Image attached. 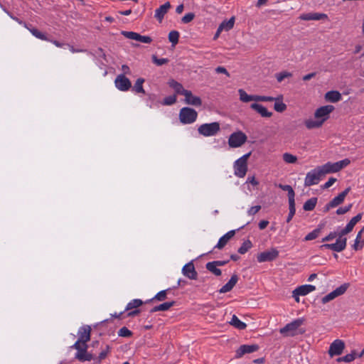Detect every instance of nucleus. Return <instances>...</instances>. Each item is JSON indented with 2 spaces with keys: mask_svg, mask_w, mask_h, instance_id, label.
<instances>
[{
  "mask_svg": "<svg viewBox=\"0 0 364 364\" xmlns=\"http://www.w3.org/2000/svg\"><path fill=\"white\" fill-rule=\"evenodd\" d=\"M350 163V161L348 159H345L334 163L327 162L322 166H317L306 173L304 186L309 187L316 185L326 174L338 172L348 166Z\"/></svg>",
  "mask_w": 364,
  "mask_h": 364,
  "instance_id": "obj_1",
  "label": "nucleus"
},
{
  "mask_svg": "<svg viewBox=\"0 0 364 364\" xmlns=\"http://www.w3.org/2000/svg\"><path fill=\"white\" fill-rule=\"evenodd\" d=\"M362 215L360 213L353 217L346 226L338 232V238L336 240L335 243L331 244H323L320 246L321 250L328 249L333 251L340 252L344 250L347 245V239L344 236L350 232L354 226L361 220Z\"/></svg>",
  "mask_w": 364,
  "mask_h": 364,
  "instance_id": "obj_2",
  "label": "nucleus"
},
{
  "mask_svg": "<svg viewBox=\"0 0 364 364\" xmlns=\"http://www.w3.org/2000/svg\"><path fill=\"white\" fill-rule=\"evenodd\" d=\"M304 321L305 319L303 318H296L282 328L279 332L286 337H292L298 334H302L304 333V331H301L299 327L304 324Z\"/></svg>",
  "mask_w": 364,
  "mask_h": 364,
  "instance_id": "obj_3",
  "label": "nucleus"
},
{
  "mask_svg": "<svg viewBox=\"0 0 364 364\" xmlns=\"http://www.w3.org/2000/svg\"><path fill=\"white\" fill-rule=\"evenodd\" d=\"M250 155L251 152H249L235 161L234 164V173L237 177L243 178L245 176L247 171V162Z\"/></svg>",
  "mask_w": 364,
  "mask_h": 364,
  "instance_id": "obj_4",
  "label": "nucleus"
},
{
  "mask_svg": "<svg viewBox=\"0 0 364 364\" xmlns=\"http://www.w3.org/2000/svg\"><path fill=\"white\" fill-rule=\"evenodd\" d=\"M220 130V125L218 122L203 124L198 128V132L204 136H215Z\"/></svg>",
  "mask_w": 364,
  "mask_h": 364,
  "instance_id": "obj_5",
  "label": "nucleus"
},
{
  "mask_svg": "<svg viewBox=\"0 0 364 364\" xmlns=\"http://www.w3.org/2000/svg\"><path fill=\"white\" fill-rule=\"evenodd\" d=\"M87 343L75 342L71 346V348L77 350L75 358L80 361L91 360L92 359V355L87 352Z\"/></svg>",
  "mask_w": 364,
  "mask_h": 364,
  "instance_id": "obj_6",
  "label": "nucleus"
},
{
  "mask_svg": "<svg viewBox=\"0 0 364 364\" xmlns=\"http://www.w3.org/2000/svg\"><path fill=\"white\" fill-rule=\"evenodd\" d=\"M198 117L197 112L190 107H183L180 110L179 119L183 124H192Z\"/></svg>",
  "mask_w": 364,
  "mask_h": 364,
  "instance_id": "obj_7",
  "label": "nucleus"
},
{
  "mask_svg": "<svg viewBox=\"0 0 364 364\" xmlns=\"http://www.w3.org/2000/svg\"><path fill=\"white\" fill-rule=\"evenodd\" d=\"M247 136L241 131H238L230 134L228 139V144L232 148L240 147L247 141Z\"/></svg>",
  "mask_w": 364,
  "mask_h": 364,
  "instance_id": "obj_8",
  "label": "nucleus"
},
{
  "mask_svg": "<svg viewBox=\"0 0 364 364\" xmlns=\"http://www.w3.org/2000/svg\"><path fill=\"white\" fill-rule=\"evenodd\" d=\"M345 347L346 345L343 341L336 339L331 343L328 353L331 358L340 355L342 354Z\"/></svg>",
  "mask_w": 364,
  "mask_h": 364,
  "instance_id": "obj_9",
  "label": "nucleus"
},
{
  "mask_svg": "<svg viewBox=\"0 0 364 364\" xmlns=\"http://www.w3.org/2000/svg\"><path fill=\"white\" fill-rule=\"evenodd\" d=\"M279 256V251L276 248L262 252L257 255V259L259 262H270L277 259Z\"/></svg>",
  "mask_w": 364,
  "mask_h": 364,
  "instance_id": "obj_10",
  "label": "nucleus"
},
{
  "mask_svg": "<svg viewBox=\"0 0 364 364\" xmlns=\"http://www.w3.org/2000/svg\"><path fill=\"white\" fill-rule=\"evenodd\" d=\"M348 287V284H343L341 286L338 287L335 290H333V291L330 292L329 294H328L327 295L323 296L321 299L322 303L326 304V303L333 300L336 297L343 294L346 291Z\"/></svg>",
  "mask_w": 364,
  "mask_h": 364,
  "instance_id": "obj_11",
  "label": "nucleus"
},
{
  "mask_svg": "<svg viewBox=\"0 0 364 364\" xmlns=\"http://www.w3.org/2000/svg\"><path fill=\"white\" fill-rule=\"evenodd\" d=\"M334 110L333 105H325L318 108L315 113L314 117L318 119L323 123L329 117V114Z\"/></svg>",
  "mask_w": 364,
  "mask_h": 364,
  "instance_id": "obj_12",
  "label": "nucleus"
},
{
  "mask_svg": "<svg viewBox=\"0 0 364 364\" xmlns=\"http://www.w3.org/2000/svg\"><path fill=\"white\" fill-rule=\"evenodd\" d=\"M122 35H123L125 38L134 40L136 41H139L144 43H151L152 42V38L148 36H141L138 33L133 31H122Z\"/></svg>",
  "mask_w": 364,
  "mask_h": 364,
  "instance_id": "obj_13",
  "label": "nucleus"
},
{
  "mask_svg": "<svg viewBox=\"0 0 364 364\" xmlns=\"http://www.w3.org/2000/svg\"><path fill=\"white\" fill-rule=\"evenodd\" d=\"M116 87L123 92H126L132 87L131 81L124 75H119L114 80Z\"/></svg>",
  "mask_w": 364,
  "mask_h": 364,
  "instance_id": "obj_14",
  "label": "nucleus"
},
{
  "mask_svg": "<svg viewBox=\"0 0 364 364\" xmlns=\"http://www.w3.org/2000/svg\"><path fill=\"white\" fill-rule=\"evenodd\" d=\"M91 330L88 325L81 326L77 332L78 339L76 342L87 343L90 340Z\"/></svg>",
  "mask_w": 364,
  "mask_h": 364,
  "instance_id": "obj_15",
  "label": "nucleus"
},
{
  "mask_svg": "<svg viewBox=\"0 0 364 364\" xmlns=\"http://www.w3.org/2000/svg\"><path fill=\"white\" fill-rule=\"evenodd\" d=\"M349 190V188H346L345 191H343L334 198H333V200H331L330 203L326 205V210H328L330 208H335L341 204L343 202L346 196L348 193Z\"/></svg>",
  "mask_w": 364,
  "mask_h": 364,
  "instance_id": "obj_16",
  "label": "nucleus"
},
{
  "mask_svg": "<svg viewBox=\"0 0 364 364\" xmlns=\"http://www.w3.org/2000/svg\"><path fill=\"white\" fill-rule=\"evenodd\" d=\"M183 96L185 97V102L187 105H191L196 107H199L202 105L201 99L198 96L193 95L191 91L190 90H187L186 92H185Z\"/></svg>",
  "mask_w": 364,
  "mask_h": 364,
  "instance_id": "obj_17",
  "label": "nucleus"
},
{
  "mask_svg": "<svg viewBox=\"0 0 364 364\" xmlns=\"http://www.w3.org/2000/svg\"><path fill=\"white\" fill-rule=\"evenodd\" d=\"M250 108L257 112L262 117L269 118L272 116V112L260 104L252 103Z\"/></svg>",
  "mask_w": 364,
  "mask_h": 364,
  "instance_id": "obj_18",
  "label": "nucleus"
},
{
  "mask_svg": "<svg viewBox=\"0 0 364 364\" xmlns=\"http://www.w3.org/2000/svg\"><path fill=\"white\" fill-rule=\"evenodd\" d=\"M182 273L184 276L191 279H196L198 275L195 267L192 262H189L183 266L182 269Z\"/></svg>",
  "mask_w": 364,
  "mask_h": 364,
  "instance_id": "obj_19",
  "label": "nucleus"
},
{
  "mask_svg": "<svg viewBox=\"0 0 364 364\" xmlns=\"http://www.w3.org/2000/svg\"><path fill=\"white\" fill-rule=\"evenodd\" d=\"M259 349L257 345H242L236 351V357L240 358L246 353H251Z\"/></svg>",
  "mask_w": 364,
  "mask_h": 364,
  "instance_id": "obj_20",
  "label": "nucleus"
},
{
  "mask_svg": "<svg viewBox=\"0 0 364 364\" xmlns=\"http://www.w3.org/2000/svg\"><path fill=\"white\" fill-rule=\"evenodd\" d=\"M299 18L304 21H318L322 19H328V16L321 13H308L301 14Z\"/></svg>",
  "mask_w": 364,
  "mask_h": 364,
  "instance_id": "obj_21",
  "label": "nucleus"
},
{
  "mask_svg": "<svg viewBox=\"0 0 364 364\" xmlns=\"http://www.w3.org/2000/svg\"><path fill=\"white\" fill-rule=\"evenodd\" d=\"M171 8V4L168 1L164 4L161 5L159 8L156 9L154 17L159 21L161 22L164 16L167 14L168 11Z\"/></svg>",
  "mask_w": 364,
  "mask_h": 364,
  "instance_id": "obj_22",
  "label": "nucleus"
},
{
  "mask_svg": "<svg viewBox=\"0 0 364 364\" xmlns=\"http://www.w3.org/2000/svg\"><path fill=\"white\" fill-rule=\"evenodd\" d=\"M235 234V230H230L226 234H225L223 236H222L219 240L217 245L215 246V248L221 250L223 249L227 243L230 241V240L234 237Z\"/></svg>",
  "mask_w": 364,
  "mask_h": 364,
  "instance_id": "obj_23",
  "label": "nucleus"
},
{
  "mask_svg": "<svg viewBox=\"0 0 364 364\" xmlns=\"http://www.w3.org/2000/svg\"><path fill=\"white\" fill-rule=\"evenodd\" d=\"M238 281V277L236 274H233L230 279L228 281V283H226L224 286H223L219 290V292L221 294L227 293L230 291L232 288L235 287V285L237 284Z\"/></svg>",
  "mask_w": 364,
  "mask_h": 364,
  "instance_id": "obj_24",
  "label": "nucleus"
},
{
  "mask_svg": "<svg viewBox=\"0 0 364 364\" xmlns=\"http://www.w3.org/2000/svg\"><path fill=\"white\" fill-rule=\"evenodd\" d=\"M314 290H316L315 286L311 284H304L295 289V294L305 296L310 292L314 291Z\"/></svg>",
  "mask_w": 364,
  "mask_h": 364,
  "instance_id": "obj_25",
  "label": "nucleus"
},
{
  "mask_svg": "<svg viewBox=\"0 0 364 364\" xmlns=\"http://www.w3.org/2000/svg\"><path fill=\"white\" fill-rule=\"evenodd\" d=\"M240 100L242 102H257V95H249L243 89L238 90Z\"/></svg>",
  "mask_w": 364,
  "mask_h": 364,
  "instance_id": "obj_26",
  "label": "nucleus"
},
{
  "mask_svg": "<svg viewBox=\"0 0 364 364\" xmlns=\"http://www.w3.org/2000/svg\"><path fill=\"white\" fill-rule=\"evenodd\" d=\"M342 97L339 92L338 91H329L327 92L325 95V99L326 101L331 102H337L341 100Z\"/></svg>",
  "mask_w": 364,
  "mask_h": 364,
  "instance_id": "obj_27",
  "label": "nucleus"
},
{
  "mask_svg": "<svg viewBox=\"0 0 364 364\" xmlns=\"http://www.w3.org/2000/svg\"><path fill=\"white\" fill-rule=\"evenodd\" d=\"M274 102V109L275 111L283 112L287 109V105L283 102V96L282 95L277 97Z\"/></svg>",
  "mask_w": 364,
  "mask_h": 364,
  "instance_id": "obj_28",
  "label": "nucleus"
},
{
  "mask_svg": "<svg viewBox=\"0 0 364 364\" xmlns=\"http://www.w3.org/2000/svg\"><path fill=\"white\" fill-rule=\"evenodd\" d=\"M175 304V301H169V302H164L161 304H159L158 306H154L151 310V312H156V311H165L168 310L171 307H172Z\"/></svg>",
  "mask_w": 364,
  "mask_h": 364,
  "instance_id": "obj_29",
  "label": "nucleus"
},
{
  "mask_svg": "<svg viewBox=\"0 0 364 364\" xmlns=\"http://www.w3.org/2000/svg\"><path fill=\"white\" fill-rule=\"evenodd\" d=\"M323 124V123L322 122V121H321L318 119H306L304 122L305 126L309 129L318 128V127H321Z\"/></svg>",
  "mask_w": 364,
  "mask_h": 364,
  "instance_id": "obj_30",
  "label": "nucleus"
},
{
  "mask_svg": "<svg viewBox=\"0 0 364 364\" xmlns=\"http://www.w3.org/2000/svg\"><path fill=\"white\" fill-rule=\"evenodd\" d=\"M168 85L171 87H172L177 94L184 95L185 92H186L187 90H185L183 87V85L176 82L174 80H171L168 82Z\"/></svg>",
  "mask_w": 364,
  "mask_h": 364,
  "instance_id": "obj_31",
  "label": "nucleus"
},
{
  "mask_svg": "<svg viewBox=\"0 0 364 364\" xmlns=\"http://www.w3.org/2000/svg\"><path fill=\"white\" fill-rule=\"evenodd\" d=\"M235 18L232 17L229 20L223 21L219 26V30L223 31H228L233 28Z\"/></svg>",
  "mask_w": 364,
  "mask_h": 364,
  "instance_id": "obj_32",
  "label": "nucleus"
},
{
  "mask_svg": "<svg viewBox=\"0 0 364 364\" xmlns=\"http://www.w3.org/2000/svg\"><path fill=\"white\" fill-rule=\"evenodd\" d=\"M230 324L240 330H243L247 326V325L244 322L241 321L235 315L232 316V319L230 321Z\"/></svg>",
  "mask_w": 364,
  "mask_h": 364,
  "instance_id": "obj_33",
  "label": "nucleus"
},
{
  "mask_svg": "<svg viewBox=\"0 0 364 364\" xmlns=\"http://www.w3.org/2000/svg\"><path fill=\"white\" fill-rule=\"evenodd\" d=\"M144 82V78H138L132 87V90L136 93L145 94V91L143 88V83Z\"/></svg>",
  "mask_w": 364,
  "mask_h": 364,
  "instance_id": "obj_34",
  "label": "nucleus"
},
{
  "mask_svg": "<svg viewBox=\"0 0 364 364\" xmlns=\"http://www.w3.org/2000/svg\"><path fill=\"white\" fill-rule=\"evenodd\" d=\"M206 269L212 272L215 276L221 275V270L218 268V266L215 264L214 262H209L205 264Z\"/></svg>",
  "mask_w": 364,
  "mask_h": 364,
  "instance_id": "obj_35",
  "label": "nucleus"
},
{
  "mask_svg": "<svg viewBox=\"0 0 364 364\" xmlns=\"http://www.w3.org/2000/svg\"><path fill=\"white\" fill-rule=\"evenodd\" d=\"M279 187L282 190L286 191L288 192L289 202L295 201L294 200L295 193H294V191L293 188H291V186H290L289 185L279 184Z\"/></svg>",
  "mask_w": 364,
  "mask_h": 364,
  "instance_id": "obj_36",
  "label": "nucleus"
},
{
  "mask_svg": "<svg viewBox=\"0 0 364 364\" xmlns=\"http://www.w3.org/2000/svg\"><path fill=\"white\" fill-rule=\"evenodd\" d=\"M317 203V198H311L309 200H307L303 206V208L306 211H311L314 209L316 207Z\"/></svg>",
  "mask_w": 364,
  "mask_h": 364,
  "instance_id": "obj_37",
  "label": "nucleus"
},
{
  "mask_svg": "<svg viewBox=\"0 0 364 364\" xmlns=\"http://www.w3.org/2000/svg\"><path fill=\"white\" fill-rule=\"evenodd\" d=\"M364 247V239L363 237H360V235H357L355 240L354 241V244L352 245V248L355 250H360L363 249Z\"/></svg>",
  "mask_w": 364,
  "mask_h": 364,
  "instance_id": "obj_38",
  "label": "nucleus"
},
{
  "mask_svg": "<svg viewBox=\"0 0 364 364\" xmlns=\"http://www.w3.org/2000/svg\"><path fill=\"white\" fill-rule=\"evenodd\" d=\"M143 304V301L141 299H135L129 302L126 306L125 310L129 311L132 309H136Z\"/></svg>",
  "mask_w": 364,
  "mask_h": 364,
  "instance_id": "obj_39",
  "label": "nucleus"
},
{
  "mask_svg": "<svg viewBox=\"0 0 364 364\" xmlns=\"http://www.w3.org/2000/svg\"><path fill=\"white\" fill-rule=\"evenodd\" d=\"M282 159L286 164H295L297 161V157L288 152L283 154Z\"/></svg>",
  "mask_w": 364,
  "mask_h": 364,
  "instance_id": "obj_40",
  "label": "nucleus"
},
{
  "mask_svg": "<svg viewBox=\"0 0 364 364\" xmlns=\"http://www.w3.org/2000/svg\"><path fill=\"white\" fill-rule=\"evenodd\" d=\"M252 246V244L250 240H245L242 245H241V247L238 249V252L240 254H245L246 253Z\"/></svg>",
  "mask_w": 364,
  "mask_h": 364,
  "instance_id": "obj_41",
  "label": "nucleus"
},
{
  "mask_svg": "<svg viewBox=\"0 0 364 364\" xmlns=\"http://www.w3.org/2000/svg\"><path fill=\"white\" fill-rule=\"evenodd\" d=\"M179 33L176 31H172L168 33V40L174 46L178 42Z\"/></svg>",
  "mask_w": 364,
  "mask_h": 364,
  "instance_id": "obj_42",
  "label": "nucleus"
},
{
  "mask_svg": "<svg viewBox=\"0 0 364 364\" xmlns=\"http://www.w3.org/2000/svg\"><path fill=\"white\" fill-rule=\"evenodd\" d=\"M355 358V353H351L349 354L346 355L345 356L338 358L337 359L338 362H346V363H350L353 360H354Z\"/></svg>",
  "mask_w": 364,
  "mask_h": 364,
  "instance_id": "obj_43",
  "label": "nucleus"
},
{
  "mask_svg": "<svg viewBox=\"0 0 364 364\" xmlns=\"http://www.w3.org/2000/svg\"><path fill=\"white\" fill-rule=\"evenodd\" d=\"M289 215L287 218V222L289 223L291 220L292 218L295 215L296 208H295V201L289 202Z\"/></svg>",
  "mask_w": 364,
  "mask_h": 364,
  "instance_id": "obj_44",
  "label": "nucleus"
},
{
  "mask_svg": "<svg viewBox=\"0 0 364 364\" xmlns=\"http://www.w3.org/2000/svg\"><path fill=\"white\" fill-rule=\"evenodd\" d=\"M320 232L321 229L316 228L312 232H309L308 235H306L304 239L306 241L314 240L318 237Z\"/></svg>",
  "mask_w": 364,
  "mask_h": 364,
  "instance_id": "obj_45",
  "label": "nucleus"
},
{
  "mask_svg": "<svg viewBox=\"0 0 364 364\" xmlns=\"http://www.w3.org/2000/svg\"><path fill=\"white\" fill-rule=\"evenodd\" d=\"M29 31L37 38H39L43 41H48V39L47 38L46 35L44 33H43L42 32H41L40 31H38V29L31 28V29H29Z\"/></svg>",
  "mask_w": 364,
  "mask_h": 364,
  "instance_id": "obj_46",
  "label": "nucleus"
},
{
  "mask_svg": "<svg viewBox=\"0 0 364 364\" xmlns=\"http://www.w3.org/2000/svg\"><path fill=\"white\" fill-rule=\"evenodd\" d=\"M291 73L287 71L281 72L279 73H277L275 75V77L277 78V80L279 82H282L285 78L291 77Z\"/></svg>",
  "mask_w": 364,
  "mask_h": 364,
  "instance_id": "obj_47",
  "label": "nucleus"
},
{
  "mask_svg": "<svg viewBox=\"0 0 364 364\" xmlns=\"http://www.w3.org/2000/svg\"><path fill=\"white\" fill-rule=\"evenodd\" d=\"M166 292L167 290H162L157 293L152 299L157 300L159 301H164L166 299Z\"/></svg>",
  "mask_w": 364,
  "mask_h": 364,
  "instance_id": "obj_48",
  "label": "nucleus"
},
{
  "mask_svg": "<svg viewBox=\"0 0 364 364\" xmlns=\"http://www.w3.org/2000/svg\"><path fill=\"white\" fill-rule=\"evenodd\" d=\"M336 237H338V232H331L328 235H326L325 237L322 239V242L331 241Z\"/></svg>",
  "mask_w": 364,
  "mask_h": 364,
  "instance_id": "obj_49",
  "label": "nucleus"
},
{
  "mask_svg": "<svg viewBox=\"0 0 364 364\" xmlns=\"http://www.w3.org/2000/svg\"><path fill=\"white\" fill-rule=\"evenodd\" d=\"M118 334L119 336L129 337L130 336H132V332L127 328L122 327V328L119 329Z\"/></svg>",
  "mask_w": 364,
  "mask_h": 364,
  "instance_id": "obj_50",
  "label": "nucleus"
},
{
  "mask_svg": "<svg viewBox=\"0 0 364 364\" xmlns=\"http://www.w3.org/2000/svg\"><path fill=\"white\" fill-rule=\"evenodd\" d=\"M276 97H270V96H264V95H258L257 98V102H273L274 101Z\"/></svg>",
  "mask_w": 364,
  "mask_h": 364,
  "instance_id": "obj_51",
  "label": "nucleus"
},
{
  "mask_svg": "<svg viewBox=\"0 0 364 364\" xmlns=\"http://www.w3.org/2000/svg\"><path fill=\"white\" fill-rule=\"evenodd\" d=\"M195 15L193 13L186 14L181 19L183 23H188L193 20Z\"/></svg>",
  "mask_w": 364,
  "mask_h": 364,
  "instance_id": "obj_52",
  "label": "nucleus"
},
{
  "mask_svg": "<svg viewBox=\"0 0 364 364\" xmlns=\"http://www.w3.org/2000/svg\"><path fill=\"white\" fill-rule=\"evenodd\" d=\"M153 62L157 65H162L168 62L167 58H157L155 55L152 57Z\"/></svg>",
  "mask_w": 364,
  "mask_h": 364,
  "instance_id": "obj_53",
  "label": "nucleus"
},
{
  "mask_svg": "<svg viewBox=\"0 0 364 364\" xmlns=\"http://www.w3.org/2000/svg\"><path fill=\"white\" fill-rule=\"evenodd\" d=\"M352 208V204H350L345 207H341L336 210L338 215H343L348 212Z\"/></svg>",
  "mask_w": 364,
  "mask_h": 364,
  "instance_id": "obj_54",
  "label": "nucleus"
},
{
  "mask_svg": "<svg viewBox=\"0 0 364 364\" xmlns=\"http://www.w3.org/2000/svg\"><path fill=\"white\" fill-rule=\"evenodd\" d=\"M109 353V347L108 346H106L105 348L101 351V353L99 355L98 359L100 361L104 360L108 353Z\"/></svg>",
  "mask_w": 364,
  "mask_h": 364,
  "instance_id": "obj_55",
  "label": "nucleus"
},
{
  "mask_svg": "<svg viewBox=\"0 0 364 364\" xmlns=\"http://www.w3.org/2000/svg\"><path fill=\"white\" fill-rule=\"evenodd\" d=\"M176 97L175 95L167 97L164 99V103L166 105H171L176 102Z\"/></svg>",
  "mask_w": 364,
  "mask_h": 364,
  "instance_id": "obj_56",
  "label": "nucleus"
},
{
  "mask_svg": "<svg viewBox=\"0 0 364 364\" xmlns=\"http://www.w3.org/2000/svg\"><path fill=\"white\" fill-rule=\"evenodd\" d=\"M260 209H261V206L260 205H255V206L251 207L247 210V215H254L256 213H257L260 210Z\"/></svg>",
  "mask_w": 364,
  "mask_h": 364,
  "instance_id": "obj_57",
  "label": "nucleus"
},
{
  "mask_svg": "<svg viewBox=\"0 0 364 364\" xmlns=\"http://www.w3.org/2000/svg\"><path fill=\"white\" fill-rule=\"evenodd\" d=\"M336 181V178H335L331 177L328 178V180L323 185V188L326 189L330 188Z\"/></svg>",
  "mask_w": 364,
  "mask_h": 364,
  "instance_id": "obj_58",
  "label": "nucleus"
},
{
  "mask_svg": "<svg viewBox=\"0 0 364 364\" xmlns=\"http://www.w3.org/2000/svg\"><path fill=\"white\" fill-rule=\"evenodd\" d=\"M215 71L218 73H223V74L226 75L227 76H230L229 73L228 72L226 68H225L224 67L219 66V67L216 68Z\"/></svg>",
  "mask_w": 364,
  "mask_h": 364,
  "instance_id": "obj_59",
  "label": "nucleus"
},
{
  "mask_svg": "<svg viewBox=\"0 0 364 364\" xmlns=\"http://www.w3.org/2000/svg\"><path fill=\"white\" fill-rule=\"evenodd\" d=\"M269 224V221L267 220H261L259 223V228L260 230H264V228H266V227Z\"/></svg>",
  "mask_w": 364,
  "mask_h": 364,
  "instance_id": "obj_60",
  "label": "nucleus"
},
{
  "mask_svg": "<svg viewBox=\"0 0 364 364\" xmlns=\"http://www.w3.org/2000/svg\"><path fill=\"white\" fill-rule=\"evenodd\" d=\"M67 46L69 47L70 50L72 53H83V52H85V51H86V50H84V49H75V48H74V47H73V46H70V45H68V44Z\"/></svg>",
  "mask_w": 364,
  "mask_h": 364,
  "instance_id": "obj_61",
  "label": "nucleus"
},
{
  "mask_svg": "<svg viewBox=\"0 0 364 364\" xmlns=\"http://www.w3.org/2000/svg\"><path fill=\"white\" fill-rule=\"evenodd\" d=\"M247 182L252 184L253 186H257L258 184V181L255 179L254 176L248 177Z\"/></svg>",
  "mask_w": 364,
  "mask_h": 364,
  "instance_id": "obj_62",
  "label": "nucleus"
},
{
  "mask_svg": "<svg viewBox=\"0 0 364 364\" xmlns=\"http://www.w3.org/2000/svg\"><path fill=\"white\" fill-rule=\"evenodd\" d=\"M314 76H315V73H309V74H307V75H304L303 77V80H305V81L309 80L310 79H311Z\"/></svg>",
  "mask_w": 364,
  "mask_h": 364,
  "instance_id": "obj_63",
  "label": "nucleus"
},
{
  "mask_svg": "<svg viewBox=\"0 0 364 364\" xmlns=\"http://www.w3.org/2000/svg\"><path fill=\"white\" fill-rule=\"evenodd\" d=\"M140 311L139 309H136L134 311H130L127 314L128 316H134L139 314Z\"/></svg>",
  "mask_w": 364,
  "mask_h": 364,
  "instance_id": "obj_64",
  "label": "nucleus"
}]
</instances>
